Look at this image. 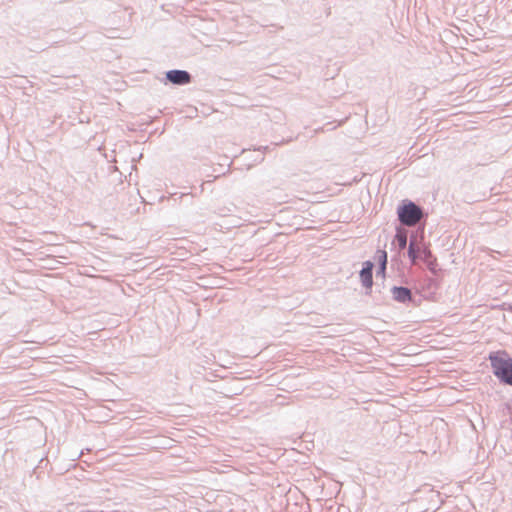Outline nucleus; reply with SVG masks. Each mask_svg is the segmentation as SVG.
<instances>
[{
  "instance_id": "1",
  "label": "nucleus",
  "mask_w": 512,
  "mask_h": 512,
  "mask_svg": "<svg viewBox=\"0 0 512 512\" xmlns=\"http://www.w3.org/2000/svg\"><path fill=\"white\" fill-rule=\"evenodd\" d=\"M495 376L512 386V358L505 351H497L489 355Z\"/></svg>"
},
{
  "instance_id": "2",
  "label": "nucleus",
  "mask_w": 512,
  "mask_h": 512,
  "mask_svg": "<svg viewBox=\"0 0 512 512\" xmlns=\"http://www.w3.org/2000/svg\"><path fill=\"white\" fill-rule=\"evenodd\" d=\"M398 217L403 224L414 226L422 218V211L414 203L409 202L398 208Z\"/></svg>"
},
{
  "instance_id": "3",
  "label": "nucleus",
  "mask_w": 512,
  "mask_h": 512,
  "mask_svg": "<svg viewBox=\"0 0 512 512\" xmlns=\"http://www.w3.org/2000/svg\"><path fill=\"white\" fill-rule=\"evenodd\" d=\"M167 79L174 84H186L190 82V75L186 71L171 70L167 72Z\"/></svg>"
},
{
  "instance_id": "7",
  "label": "nucleus",
  "mask_w": 512,
  "mask_h": 512,
  "mask_svg": "<svg viewBox=\"0 0 512 512\" xmlns=\"http://www.w3.org/2000/svg\"><path fill=\"white\" fill-rule=\"evenodd\" d=\"M408 254H409L410 259L414 263L416 261V259H417V252H416L415 245H414L413 242H411L410 245H409Z\"/></svg>"
},
{
  "instance_id": "8",
  "label": "nucleus",
  "mask_w": 512,
  "mask_h": 512,
  "mask_svg": "<svg viewBox=\"0 0 512 512\" xmlns=\"http://www.w3.org/2000/svg\"><path fill=\"white\" fill-rule=\"evenodd\" d=\"M380 254L381 271L384 273L387 263V253L385 251H380Z\"/></svg>"
},
{
  "instance_id": "5",
  "label": "nucleus",
  "mask_w": 512,
  "mask_h": 512,
  "mask_svg": "<svg viewBox=\"0 0 512 512\" xmlns=\"http://www.w3.org/2000/svg\"><path fill=\"white\" fill-rule=\"evenodd\" d=\"M393 296L397 301L406 302L411 299V292L409 289L404 287H395L393 289Z\"/></svg>"
},
{
  "instance_id": "4",
  "label": "nucleus",
  "mask_w": 512,
  "mask_h": 512,
  "mask_svg": "<svg viewBox=\"0 0 512 512\" xmlns=\"http://www.w3.org/2000/svg\"><path fill=\"white\" fill-rule=\"evenodd\" d=\"M372 268H373L372 262L367 261V262L364 263V267H363V269L360 272L361 282L367 288H370L372 286V284H373Z\"/></svg>"
},
{
  "instance_id": "6",
  "label": "nucleus",
  "mask_w": 512,
  "mask_h": 512,
  "mask_svg": "<svg viewBox=\"0 0 512 512\" xmlns=\"http://www.w3.org/2000/svg\"><path fill=\"white\" fill-rule=\"evenodd\" d=\"M395 242L398 243L400 249H404L407 244V231L404 228H398L395 235Z\"/></svg>"
}]
</instances>
